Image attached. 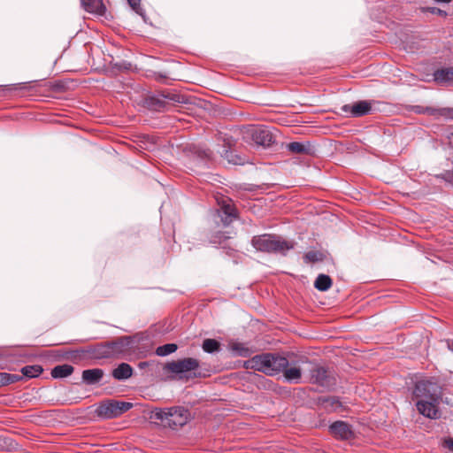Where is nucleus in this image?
Listing matches in <instances>:
<instances>
[{"mask_svg": "<svg viewBox=\"0 0 453 453\" xmlns=\"http://www.w3.org/2000/svg\"><path fill=\"white\" fill-rule=\"evenodd\" d=\"M251 245L256 250L266 253H283L293 248L288 242L281 240L277 235L268 234L253 236Z\"/></svg>", "mask_w": 453, "mask_h": 453, "instance_id": "obj_5", "label": "nucleus"}, {"mask_svg": "<svg viewBox=\"0 0 453 453\" xmlns=\"http://www.w3.org/2000/svg\"><path fill=\"white\" fill-rule=\"evenodd\" d=\"M434 80L441 85L453 86V67H445L434 73Z\"/></svg>", "mask_w": 453, "mask_h": 453, "instance_id": "obj_14", "label": "nucleus"}, {"mask_svg": "<svg viewBox=\"0 0 453 453\" xmlns=\"http://www.w3.org/2000/svg\"><path fill=\"white\" fill-rule=\"evenodd\" d=\"M303 259L307 263H315L322 260V254L318 251H309L305 253Z\"/></svg>", "mask_w": 453, "mask_h": 453, "instance_id": "obj_29", "label": "nucleus"}, {"mask_svg": "<svg viewBox=\"0 0 453 453\" xmlns=\"http://www.w3.org/2000/svg\"><path fill=\"white\" fill-rule=\"evenodd\" d=\"M427 11L430 12L431 13H436V14H439V15H446V12L439 9V8H436V7H430V8H427Z\"/></svg>", "mask_w": 453, "mask_h": 453, "instance_id": "obj_34", "label": "nucleus"}, {"mask_svg": "<svg viewBox=\"0 0 453 453\" xmlns=\"http://www.w3.org/2000/svg\"><path fill=\"white\" fill-rule=\"evenodd\" d=\"M283 375L285 379L293 383H299L302 378V371L299 367H288L283 369Z\"/></svg>", "mask_w": 453, "mask_h": 453, "instance_id": "obj_19", "label": "nucleus"}, {"mask_svg": "<svg viewBox=\"0 0 453 453\" xmlns=\"http://www.w3.org/2000/svg\"><path fill=\"white\" fill-rule=\"evenodd\" d=\"M242 139L250 145L268 148L275 142L272 131L265 126L249 125L241 130Z\"/></svg>", "mask_w": 453, "mask_h": 453, "instance_id": "obj_4", "label": "nucleus"}, {"mask_svg": "<svg viewBox=\"0 0 453 453\" xmlns=\"http://www.w3.org/2000/svg\"><path fill=\"white\" fill-rule=\"evenodd\" d=\"M447 348L453 352V339H448L445 341Z\"/></svg>", "mask_w": 453, "mask_h": 453, "instance_id": "obj_36", "label": "nucleus"}, {"mask_svg": "<svg viewBox=\"0 0 453 453\" xmlns=\"http://www.w3.org/2000/svg\"><path fill=\"white\" fill-rule=\"evenodd\" d=\"M81 6L83 9L93 14L104 15L106 8L103 3V0H81Z\"/></svg>", "mask_w": 453, "mask_h": 453, "instance_id": "obj_15", "label": "nucleus"}, {"mask_svg": "<svg viewBox=\"0 0 453 453\" xmlns=\"http://www.w3.org/2000/svg\"><path fill=\"white\" fill-rule=\"evenodd\" d=\"M442 447L453 452V438L449 437L444 439L442 442Z\"/></svg>", "mask_w": 453, "mask_h": 453, "instance_id": "obj_33", "label": "nucleus"}, {"mask_svg": "<svg viewBox=\"0 0 453 453\" xmlns=\"http://www.w3.org/2000/svg\"><path fill=\"white\" fill-rule=\"evenodd\" d=\"M342 111L351 117H362L372 112V102L363 100L353 104H345L342 107Z\"/></svg>", "mask_w": 453, "mask_h": 453, "instance_id": "obj_11", "label": "nucleus"}, {"mask_svg": "<svg viewBox=\"0 0 453 453\" xmlns=\"http://www.w3.org/2000/svg\"><path fill=\"white\" fill-rule=\"evenodd\" d=\"M127 2L132 10L145 20L146 15L143 8L141 5V0H127Z\"/></svg>", "mask_w": 453, "mask_h": 453, "instance_id": "obj_28", "label": "nucleus"}, {"mask_svg": "<svg viewBox=\"0 0 453 453\" xmlns=\"http://www.w3.org/2000/svg\"><path fill=\"white\" fill-rule=\"evenodd\" d=\"M441 388L432 380H422L416 383L413 395L418 400H441Z\"/></svg>", "mask_w": 453, "mask_h": 453, "instance_id": "obj_7", "label": "nucleus"}, {"mask_svg": "<svg viewBox=\"0 0 453 453\" xmlns=\"http://www.w3.org/2000/svg\"><path fill=\"white\" fill-rule=\"evenodd\" d=\"M202 348L207 353H213L220 349V343L215 339H205Z\"/></svg>", "mask_w": 453, "mask_h": 453, "instance_id": "obj_25", "label": "nucleus"}, {"mask_svg": "<svg viewBox=\"0 0 453 453\" xmlns=\"http://www.w3.org/2000/svg\"><path fill=\"white\" fill-rule=\"evenodd\" d=\"M200 362L194 357H185L165 364L163 369L166 372H171L178 376L179 379L203 378L205 373L199 371Z\"/></svg>", "mask_w": 453, "mask_h": 453, "instance_id": "obj_3", "label": "nucleus"}, {"mask_svg": "<svg viewBox=\"0 0 453 453\" xmlns=\"http://www.w3.org/2000/svg\"><path fill=\"white\" fill-rule=\"evenodd\" d=\"M133 368L127 363H121L112 370L111 375L115 380H125L132 377Z\"/></svg>", "mask_w": 453, "mask_h": 453, "instance_id": "obj_17", "label": "nucleus"}, {"mask_svg": "<svg viewBox=\"0 0 453 453\" xmlns=\"http://www.w3.org/2000/svg\"><path fill=\"white\" fill-rule=\"evenodd\" d=\"M332 283L328 275L319 274L314 282V287L319 291H326L331 288Z\"/></svg>", "mask_w": 453, "mask_h": 453, "instance_id": "obj_23", "label": "nucleus"}, {"mask_svg": "<svg viewBox=\"0 0 453 453\" xmlns=\"http://www.w3.org/2000/svg\"><path fill=\"white\" fill-rule=\"evenodd\" d=\"M88 353L95 358H111L109 342L96 344Z\"/></svg>", "mask_w": 453, "mask_h": 453, "instance_id": "obj_18", "label": "nucleus"}, {"mask_svg": "<svg viewBox=\"0 0 453 453\" xmlns=\"http://www.w3.org/2000/svg\"><path fill=\"white\" fill-rule=\"evenodd\" d=\"M178 347L174 343H167L162 346H159L156 349V354L159 357H165L170 355L177 350Z\"/></svg>", "mask_w": 453, "mask_h": 453, "instance_id": "obj_26", "label": "nucleus"}, {"mask_svg": "<svg viewBox=\"0 0 453 453\" xmlns=\"http://www.w3.org/2000/svg\"><path fill=\"white\" fill-rule=\"evenodd\" d=\"M440 403L441 400L434 399L418 400L416 407L418 412L424 417L431 419H437L441 417V412L439 411Z\"/></svg>", "mask_w": 453, "mask_h": 453, "instance_id": "obj_9", "label": "nucleus"}, {"mask_svg": "<svg viewBox=\"0 0 453 453\" xmlns=\"http://www.w3.org/2000/svg\"><path fill=\"white\" fill-rule=\"evenodd\" d=\"M288 150L295 154H304L308 152V149L304 144L298 142H292L287 145Z\"/></svg>", "mask_w": 453, "mask_h": 453, "instance_id": "obj_27", "label": "nucleus"}, {"mask_svg": "<svg viewBox=\"0 0 453 453\" xmlns=\"http://www.w3.org/2000/svg\"><path fill=\"white\" fill-rule=\"evenodd\" d=\"M189 417V411L182 407L156 408L150 416L151 419L157 420L162 426L172 429H177L186 425Z\"/></svg>", "mask_w": 453, "mask_h": 453, "instance_id": "obj_2", "label": "nucleus"}, {"mask_svg": "<svg viewBox=\"0 0 453 453\" xmlns=\"http://www.w3.org/2000/svg\"><path fill=\"white\" fill-rule=\"evenodd\" d=\"M229 349L235 355L242 357H248L252 354V350L242 342H234L229 344Z\"/></svg>", "mask_w": 453, "mask_h": 453, "instance_id": "obj_20", "label": "nucleus"}, {"mask_svg": "<svg viewBox=\"0 0 453 453\" xmlns=\"http://www.w3.org/2000/svg\"><path fill=\"white\" fill-rule=\"evenodd\" d=\"M195 153L201 158H209L211 155V151L210 150H201L195 148Z\"/></svg>", "mask_w": 453, "mask_h": 453, "instance_id": "obj_30", "label": "nucleus"}, {"mask_svg": "<svg viewBox=\"0 0 453 453\" xmlns=\"http://www.w3.org/2000/svg\"><path fill=\"white\" fill-rule=\"evenodd\" d=\"M145 104L149 109L157 111H163L166 106L165 101L158 96H149Z\"/></svg>", "mask_w": 453, "mask_h": 453, "instance_id": "obj_22", "label": "nucleus"}, {"mask_svg": "<svg viewBox=\"0 0 453 453\" xmlns=\"http://www.w3.org/2000/svg\"><path fill=\"white\" fill-rule=\"evenodd\" d=\"M8 385L7 372H0V387Z\"/></svg>", "mask_w": 453, "mask_h": 453, "instance_id": "obj_35", "label": "nucleus"}, {"mask_svg": "<svg viewBox=\"0 0 453 453\" xmlns=\"http://www.w3.org/2000/svg\"><path fill=\"white\" fill-rule=\"evenodd\" d=\"M104 377V371L99 368L88 369L82 372V380L87 385H95Z\"/></svg>", "mask_w": 453, "mask_h": 453, "instance_id": "obj_16", "label": "nucleus"}, {"mask_svg": "<svg viewBox=\"0 0 453 453\" xmlns=\"http://www.w3.org/2000/svg\"><path fill=\"white\" fill-rule=\"evenodd\" d=\"M330 433L337 439L349 440L354 437L351 426L344 421H335L329 426Z\"/></svg>", "mask_w": 453, "mask_h": 453, "instance_id": "obj_13", "label": "nucleus"}, {"mask_svg": "<svg viewBox=\"0 0 453 453\" xmlns=\"http://www.w3.org/2000/svg\"><path fill=\"white\" fill-rule=\"evenodd\" d=\"M22 374L27 378H35L38 377L42 372L43 369L41 365H26L21 369Z\"/></svg>", "mask_w": 453, "mask_h": 453, "instance_id": "obj_24", "label": "nucleus"}, {"mask_svg": "<svg viewBox=\"0 0 453 453\" xmlns=\"http://www.w3.org/2000/svg\"><path fill=\"white\" fill-rule=\"evenodd\" d=\"M326 402H328V403H331V405H333V406H334V405H336V406H337V405L339 404V401H338L336 398H334V397L328 398V399H326Z\"/></svg>", "mask_w": 453, "mask_h": 453, "instance_id": "obj_37", "label": "nucleus"}, {"mask_svg": "<svg viewBox=\"0 0 453 453\" xmlns=\"http://www.w3.org/2000/svg\"><path fill=\"white\" fill-rule=\"evenodd\" d=\"M132 339L128 336L118 338L116 341L109 342L111 357H122L129 353Z\"/></svg>", "mask_w": 453, "mask_h": 453, "instance_id": "obj_12", "label": "nucleus"}, {"mask_svg": "<svg viewBox=\"0 0 453 453\" xmlns=\"http://www.w3.org/2000/svg\"><path fill=\"white\" fill-rule=\"evenodd\" d=\"M437 3H449L451 0H434Z\"/></svg>", "mask_w": 453, "mask_h": 453, "instance_id": "obj_39", "label": "nucleus"}, {"mask_svg": "<svg viewBox=\"0 0 453 453\" xmlns=\"http://www.w3.org/2000/svg\"><path fill=\"white\" fill-rule=\"evenodd\" d=\"M288 365V360L285 357L273 353H263L244 361L243 366L246 369H252L273 376L280 373Z\"/></svg>", "mask_w": 453, "mask_h": 453, "instance_id": "obj_1", "label": "nucleus"}, {"mask_svg": "<svg viewBox=\"0 0 453 453\" xmlns=\"http://www.w3.org/2000/svg\"><path fill=\"white\" fill-rule=\"evenodd\" d=\"M310 382L329 388L336 384V379L326 367L316 365L310 371Z\"/></svg>", "mask_w": 453, "mask_h": 453, "instance_id": "obj_8", "label": "nucleus"}, {"mask_svg": "<svg viewBox=\"0 0 453 453\" xmlns=\"http://www.w3.org/2000/svg\"><path fill=\"white\" fill-rule=\"evenodd\" d=\"M228 238H229V236H226L223 233L219 232L212 237L211 242L220 244V243H222L223 240H226Z\"/></svg>", "mask_w": 453, "mask_h": 453, "instance_id": "obj_31", "label": "nucleus"}, {"mask_svg": "<svg viewBox=\"0 0 453 453\" xmlns=\"http://www.w3.org/2000/svg\"><path fill=\"white\" fill-rule=\"evenodd\" d=\"M149 365H150L149 362H140L138 365V367L140 369H144L145 367L149 366Z\"/></svg>", "mask_w": 453, "mask_h": 453, "instance_id": "obj_38", "label": "nucleus"}, {"mask_svg": "<svg viewBox=\"0 0 453 453\" xmlns=\"http://www.w3.org/2000/svg\"><path fill=\"white\" fill-rule=\"evenodd\" d=\"M132 407V403L111 399L101 402L95 412L101 418L111 419L121 416Z\"/></svg>", "mask_w": 453, "mask_h": 453, "instance_id": "obj_6", "label": "nucleus"}, {"mask_svg": "<svg viewBox=\"0 0 453 453\" xmlns=\"http://www.w3.org/2000/svg\"><path fill=\"white\" fill-rule=\"evenodd\" d=\"M21 379H22V377L20 375H19V374H12V373H8L7 372L8 385L15 383V382L20 380Z\"/></svg>", "mask_w": 453, "mask_h": 453, "instance_id": "obj_32", "label": "nucleus"}, {"mask_svg": "<svg viewBox=\"0 0 453 453\" xmlns=\"http://www.w3.org/2000/svg\"><path fill=\"white\" fill-rule=\"evenodd\" d=\"M73 367L70 365H57L51 370V376L55 379L65 378L73 372Z\"/></svg>", "mask_w": 453, "mask_h": 453, "instance_id": "obj_21", "label": "nucleus"}, {"mask_svg": "<svg viewBox=\"0 0 453 453\" xmlns=\"http://www.w3.org/2000/svg\"><path fill=\"white\" fill-rule=\"evenodd\" d=\"M219 209V215L224 226H229L237 219V211L232 201L227 197H223L218 201Z\"/></svg>", "mask_w": 453, "mask_h": 453, "instance_id": "obj_10", "label": "nucleus"}]
</instances>
